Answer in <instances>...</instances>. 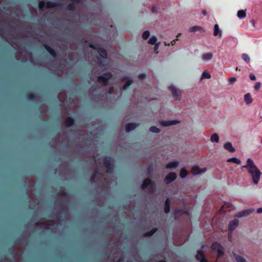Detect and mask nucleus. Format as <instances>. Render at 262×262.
<instances>
[{"label": "nucleus", "mask_w": 262, "mask_h": 262, "mask_svg": "<svg viewBox=\"0 0 262 262\" xmlns=\"http://www.w3.org/2000/svg\"><path fill=\"white\" fill-rule=\"evenodd\" d=\"M242 58L243 60L247 63H249L250 62V57L247 54H242Z\"/></svg>", "instance_id": "obj_32"}, {"label": "nucleus", "mask_w": 262, "mask_h": 262, "mask_svg": "<svg viewBox=\"0 0 262 262\" xmlns=\"http://www.w3.org/2000/svg\"><path fill=\"white\" fill-rule=\"evenodd\" d=\"M29 99L30 100L32 99V98L31 97V95H30V96H29Z\"/></svg>", "instance_id": "obj_48"}, {"label": "nucleus", "mask_w": 262, "mask_h": 262, "mask_svg": "<svg viewBox=\"0 0 262 262\" xmlns=\"http://www.w3.org/2000/svg\"><path fill=\"white\" fill-rule=\"evenodd\" d=\"M176 178V174L174 172H170L166 176L164 181L165 183L168 184L174 181Z\"/></svg>", "instance_id": "obj_9"}, {"label": "nucleus", "mask_w": 262, "mask_h": 262, "mask_svg": "<svg viewBox=\"0 0 262 262\" xmlns=\"http://www.w3.org/2000/svg\"><path fill=\"white\" fill-rule=\"evenodd\" d=\"M206 170V168L201 169L198 166L195 165L192 167L191 173L193 175H197L205 172Z\"/></svg>", "instance_id": "obj_8"}, {"label": "nucleus", "mask_w": 262, "mask_h": 262, "mask_svg": "<svg viewBox=\"0 0 262 262\" xmlns=\"http://www.w3.org/2000/svg\"><path fill=\"white\" fill-rule=\"evenodd\" d=\"M154 183H151V180L149 178L146 179L144 180L143 184L142 185V188L145 189L148 185L151 184L153 185Z\"/></svg>", "instance_id": "obj_21"}, {"label": "nucleus", "mask_w": 262, "mask_h": 262, "mask_svg": "<svg viewBox=\"0 0 262 262\" xmlns=\"http://www.w3.org/2000/svg\"><path fill=\"white\" fill-rule=\"evenodd\" d=\"M155 10V9L154 8H152V11L153 12H156Z\"/></svg>", "instance_id": "obj_49"}, {"label": "nucleus", "mask_w": 262, "mask_h": 262, "mask_svg": "<svg viewBox=\"0 0 262 262\" xmlns=\"http://www.w3.org/2000/svg\"><path fill=\"white\" fill-rule=\"evenodd\" d=\"M74 123V120L73 119H72L71 118H68L66 121H65V125L66 126H71Z\"/></svg>", "instance_id": "obj_28"}, {"label": "nucleus", "mask_w": 262, "mask_h": 262, "mask_svg": "<svg viewBox=\"0 0 262 262\" xmlns=\"http://www.w3.org/2000/svg\"><path fill=\"white\" fill-rule=\"evenodd\" d=\"M213 35L215 36L219 35L220 37H222V30L220 29L219 26L217 24H215L214 26Z\"/></svg>", "instance_id": "obj_15"}, {"label": "nucleus", "mask_w": 262, "mask_h": 262, "mask_svg": "<svg viewBox=\"0 0 262 262\" xmlns=\"http://www.w3.org/2000/svg\"><path fill=\"white\" fill-rule=\"evenodd\" d=\"M57 5L56 3H52L50 2H48L46 3V7L47 8L54 7Z\"/></svg>", "instance_id": "obj_35"}, {"label": "nucleus", "mask_w": 262, "mask_h": 262, "mask_svg": "<svg viewBox=\"0 0 262 262\" xmlns=\"http://www.w3.org/2000/svg\"><path fill=\"white\" fill-rule=\"evenodd\" d=\"M122 81L124 83L123 86V90H125L127 88L132 84L133 81V79L128 76H124L122 78Z\"/></svg>", "instance_id": "obj_6"}, {"label": "nucleus", "mask_w": 262, "mask_h": 262, "mask_svg": "<svg viewBox=\"0 0 262 262\" xmlns=\"http://www.w3.org/2000/svg\"><path fill=\"white\" fill-rule=\"evenodd\" d=\"M187 174L185 168H182L180 171V176L181 178H185Z\"/></svg>", "instance_id": "obj_27"}, {"label": "nucleus", "mask_w": 262, "mask_h": 262, "mask_svg": "<svg viewBox=\"0 0 262 262\" xmlns=\"http://www.w3.org/2000/svg\"><path fill=\"white\" fill-rule=\"evenodd\" d=\"M202 14L204 16H205L207 14V11L206 10L204 9L202 10Z\"/></svg>", "instance_id": "obj_44"}, {"label": "nucleus", "mask_w": 262, "mask_h": 262, "mask_svg": "<svg viewBox=\"0 0 262 262\" xmlns=\"http://www.w3.org/2000/svg\"><path fill=\"white\" fill-rule=\"evenodd\" d=\"M235 259L236 262H247L244 257L239 255H235Z\"/></svg>", "instance_id": "obj_30"}, {"label": "nucleus", "mask_w": 262, "mask_h": 262, "mask_svg": "<svg viewBox=\"0 0 262 262\" xmlns=\"http://www.w3.org/2000/svg\"><path fill=\"white\" fill-rule=\"evenodd\" d=\"M212 57H213L212 53L211 52H208V53L204 54L202 55V58L204 61H207L211 60L212 59Z\"/></svg>", "instance_id": "obj_19"}, {"label": "nucleus", "mask_w": 262, "mask_h": 262, "mask_svg": "<svg viewBox=\"0 0 262 262\" xmlns=\"http://www.w3.org/2000/svg\"><path fill=\"white\" fill-rule=\"evenodd\" d=\"M196 31L200 32L201 33H204L205 30L203 27L198 26H193L190 28L189 30V32H190L194 33Z\"/></svg>", "instance_id": "obj_14"}, {"label": "nucleus", "mask_w": 262, "mask_h": 262, "mask_svg": "<svg viewBox=\"0 0 262 262\" xmlns=\"http://www.w3.org/2000/svg\"><path fill=\"white\" fill-rule=\"evenodd\" d=\"M157 40V37L155 36H152L148 40V43L150 45H155L156 44Z\"/></svg>", "instance_id": "obj_29"}, {"label": "nucleus", "mask_w": 262, "mask_h": 262, "mask_svg": "<svg viewBox=\"0 0 262 262\" xmlns=\"http://www.w3.org/2000/svg\"><path fill=\"white\" fill-rule=\"evenodd\" d=\"M239 221L237 220H234L229 223L228 228L231 231L234 230L238 225Z\"/></svg>", "instance_id": "obj_12"}, {"label": "nucleus", "mask_w": 262, "mask_h": 262, "mask_svg": "<svg viewBox=\"0 0 262 262\" xmlns=\"http://www.w3.org/2000/svg\"><path fill=\"white\" fill-rule=\"evenodd\" d=\"M249 77H250V79L251 80L254 81V80H256V77H255L254 74H253V73H250V75H249Z\"/></svg>", "instance_id": "obj_40"}, {"label": "nucleus", "mask_w": 262, "mask_h": 262, "mask_svg": "<svg viewBox=\"0 0 262 262\" xmlns=\"http://www.w3.org/2000/svg\"><path fill=\"white\" fill-rule=\"evenodd\" d=\"M105 166L108 169V171L111 172V170L114 167L113 160L111 158L105 157L103 158Z\"/></svg>", "instance_id": "obj_5"}, {"label": "nucleus", "mask_w": 262, "mask_h": 262, "mask_svg": "<svg viewBox=\"0 0 262 262\" xmlns=\"http://www.w3.org/2000/svg\"><path fill=\"white\" fill-rule=\"evenodd\" d=\"M45 48L47 49V50L53 56H55V53L54 51L50 47L48 46L47 45L45 46Z\"/></svg>", "instance_id": "obj_33"}, {"label": "nucleus", "mask_w": 262, "mask_h": 262, "mask_svg": "<svg viewBox=\"0 0 262 262\" xmlns=\"http://www.w3.org/2000/svg\"><path fill=\"white\" fill-rule=\"evenodd\" d=\"M257 212L258 213H262V207L258 208L257 209Z\"/></svg>", "instance_id": "obj_43"}, {"label": "nucleus", "mask_w": 262, "mask_h": 262, "mask_svg": "<svg viewBox=\"0 0 262 262\" xmlns=\"http://www.w3.org/2000/svg\"><path fill=\"white\" fill-rule=\"evenodd\" d=\"M160 42H158L157 43L156 45H155V46L154 47V52L156 53V54L158 53V52H157V50L159 47V46H160Z\"/></svg>", "instance_id": "obj_39"}, {"label": "nucleus", "mask_w": 262, "mask_h": 262, "mask_svg": "<svg viewBox=\"0 0 262 262\" xmlns=\"http://www.w3.org/2000/svg\"><path fill=\"white\" fill-rule=\"evenodd\" d=\"M50 225H53L52 224V223L51 222H49V223L46 224L45 227H46V228L48 229V228H50L49 226Z\"/></svg>", "instance_id": "obj_42"}, {"label": "nucleus", "mask_w": 262, "mask_h": 262, "mask_svg": "<svg viewBox=\"0 0 262 262\" xmlns=\"http://www.w3.org/2000/svg\"><path fill=\"white\" fill-rule=\"evenodd\" d=\"M236 81V78L235 77H231L229 79L230 84H232Z\"/></svg>", "instance_id": "obj_37"}, {"label": "nucleus", "mask_w": 262, "mask_h": 262, "mask_svg": "<svg viewBox=\"0 0 262 262\" xmlns=\"http://www.w3.org/2000/svg\"><path fill=\"white\" fill-rule=\"evenodd\" d=\"M69 9L70 10H73L74 9V8L72 6V4H70L69 6Z\"/></svg>", "instance_id": "obj_46"}, {"label": "nucleus", "mask_w": 262, "mask_h": 262, "mask_svg": "<svg viewBox=\"0 0 262 262\" xmlns=\"http://www.w3.org/2000/svg\"><path fill=\"white\" fill-rule=\"evenodd\" d=\"M227 162H234L238 165L241 164V160L235 157L230 158L228 159L227 160Z\"/></svg>", "instance_id": "obj_25"}, {"label": "nucleus", "mask_w": 262, "mask_h": 262, "mask_svg": "<svg viewBox=\"0 0 262 262\" xmlns=\"http://www.w3.org/2000/svg\"><path fill=\"white\" fill-rule=\"evenodd\" d=\"M253 211L254 209H252L245 210L237 213V214L236 215V216L237 217H242L250 215L251 213L253 212Z\"/></svg>", "instance_id": "obj_10"}, {"label": "nucleus", "mask_w": 262, "mask_h": 262, "mask_svg": "<svg viewBox=\"0 0 262 262\" xmlns=\"http://www.w3.org/2000/svg\"><path fill=\"white\" fill-rule=\"evenodd\" d=\"M40 9H41L42 7V2H40L38 5Z\"/></svg>", "instance_id": "obj_47"}, {"label": "nucleus", "mask_w": 262, "mask_h": 262, "mask_svg": "<svg viewBox=\"0 0 262 262\" xmlns=\"http://www.w3.org/2000/svg\"><path fill=\"white\" fill-rule=\"evenodd\" d=\"M169 89L172 93V96L177 100H179L181 98L182 92L181 91L174 85H170Z\"/></svg>", "instance_id": "obj_2"}, {"label": "nucleus", "mask_w": 262, "mask_h": 262, "mask_svg": "<svg viewBox=\"0 0 262 262\" xmlns=\"http://www.w3.org/2000/svg\"><path fill=\"white\" fill-rule=\"evenodd\" d=\"M224 147L225 149L228 150L230 152H233L235 151V148L233 147L231 143L230 142L225 143L224 145Z\"/></svg>", "instance_id": "obj_16"}, {"label": "nucleus", "mask_w": 262, "mask_h": 262, "mask_svg": "<svg viewBox=\"0 0 262 262\" xmlns=\"http://www.w3.org/2000/svg\"><path fill=\"white\" fill-rule=\"evenodd\" d=\"M180 123V121L178 120H168V121H163L161 122V124L162 125L164 126H169L171 125H176Z\"/></svg>", "instance_id": "obj_11"}, {"label": "nucleus", "mask_w": 262, "mask_h": 262, "mask_svg": "<svg viewBox=\"0 0 262 262\" xmlns=\"http://www.w3.org/2000/svg\"><path fill=\"white\" fill-rule=\"evenodd\" d=\"M244 100L247 104H250L252 103L253 99H252L250 93H247L245 95Z\"/></svg>", "instance_id": "obj_20"}, {"label": "nucleus", "mask_w": 262, "mask_h": 262, "mask_svg": "<svg viewBox=\"0 0 262 262\" xmlns=\"http://www.w3.org/2000/svg\"><path fill=\"white\" fill-rule=\"evenodd\" d=\"M139 78H140L141 79H143L146 77V75L144 73L140 74L139 75Z\"/></svg>", "instance_id": "obj_41"}, {"label": "nucleus", "mask_w": 262, "mask_h": 262, "mask_svg": "<svg viewBox=\"0 0 262 262\" xmlns=\"http://www.w3.org/2000/svg\"><path fill=\"white\" fill-rule=\"evenodd\" d=\"M196 259L200 262H205L204 261V256L201 250L198 251L197 254L195 255Z\"/></svg>", "instance_id": "obj_18"}, {"label": "nucleus", "mask_w": 262, "mask_h": 262, "mask_svg": "<svg viewBox=\"0 0 262 262\" xmlns=\"http://www.w3.org/2000/svg\"><path fill=\"white\" fill-rule=\"evenodd\" d=\"M231 236H232L231 234H229V235H228V237H229V238L231 237Z\"/></svg>", "instance_id": "obj_50"}, {"label": "nucleus", "mask_w": 262, "mask_h": 262, "mask_svg": "<svg viewBox=\"0 0 262 262\" xmlns=\"http://www.w3.org/2000/svg\"><path fill=\"white\" fill-rule=\"evenodd\" d=\"M250 22L252 24V25H253V27H255V23L254 20H251L250 21Z\"/></svg>", "instance_id": "obj_45"}, {"label": "nucleus", "mask_w": 262, "mask_h": 262, "mask_svg": "<svg viewBox=\"0 0 262 262\" xmlns=\"http://www.w3.org/2000/svg\"><path fill=\"white\" fill-rule=\"evenodd\" d=\"M170 211V200L167 199L165 202L164 211L166 213H168Z\"/></svg>", "instance_id": "obj_22"}, {"label": "nucleus", "mask_w": 262, "mask_h": 262, "mask_svg": "<svg viewBox=\"0 0 262 262\" xmlns=\"http://www.w3.org/2000/svg\"><path fill=\"white\" fill-rule=\"evenodd\" d=\"M149 35H150L149 31L148 30H146L143 33L142 37L145 40V39H147L149 37Z\"/></svg>", "instance_id": "obj_31"}, {"label": "nucleus", "mask_w": 262, "mask_h": 262, "mask_svg": "<svg viewBox=\"0 0 262 262\" xmlns=\"http://www.w3.org/2000/svg\"><path fill=\"white\" fill-rule=\"evenodd\" d=\"M90 47L92 48L98 50V52L100 57H101L102 58H103L104 59L107 58V55L106 52L105 50H104L103 49H102V48H99L98 45L94 46L93 45H90Z\"/></svg>", "instance_id": "obj_7"}, {"label": "nucleus", "mask_w": 262, "mask_h": 262, "mask_svg": "<svg viewBox=\"0 0 262 262\" xmlns=\"http://www.w3.org/2000/svg\"><path fill=\"white\" fill-rule=\"evenodd\" d=\"M210 77H211V75L210 74H209L208 73L204 72L202 74L201 79H203V78L209 79V78H210Z\"/></svg>", "instance_id": "obj_34"}, {"label": "nucleus", "mask_w": 262, "mask_h": 262, "mask_svg": "<svg viewBox=\"0 0 262 262\" xmlns=\"http://www.w3.org/2000/svg\"><path fill=\"white\" fill-rule=\"evenodd\" d=\"M111 77L112 74L110 72L107 73L102 75V76H99L98 78V81L104 85H106L107 81L111 78Z\"/></svg>", "instance_id": "obj_4"}, {"label": "nucleus", "mask_w": 262, "mask_h": 262, "mask_svg": "<svg viewBox=\"0 0 262 262\" xmlns=\"http://www.w3.org/2000/svg\"><path fill=\"white\" fill-rule=\"evenodd\" d=\"M261 83L259 82H257L255 83L254 89L256 91H258L260 88Z\"/></svg>", "instance_id": "obj_36"}, {"label": "nucleus", "mask_w": 262, "mask_h": 262, "mask_svg": "<svg viewBox=\"0 0 262 262\" xmlns=\"http://www.w3.org/2000/svg\"><path fill=\"white\" fill-rule=\"evenodd\" d=\"M211 142L218 143L219 141V137L216 133L213 134L210 137Z\"/></svg>", "instance_id": "obj_23"}, {"label": "nucleus", "mask_w": 262, "mask_h": 262, "mask_svg": "<svg viewBox=\"0 0 262 262\" xmlns=\"http://www.w3.org/2000/svg\"><path fill=\"white\" fill-rule=\"evenodd\" d=\"M243 167L248 169V172L251 176L253 183L254 185H257L260 180L261 172L255 165L253 160L250 158L248 159L247 164L244 165Z\"/></svg>", "instance_id": "obj_1"}, {"label": "nucleus", "mask_w": 262, "mask_h": 262, "mask_svg": "<svg viewBox=\"0 0 262 262\" xmlns=\"http://www.w3.org/2000/svg\"><path fill=\"white\" fill-rule=\"evenodd\" d=\"M179 165V162L175 161L166 164V167L168 169H173L177 168Z\"/></svg>", "instance_id": "obj_17"}, {"label": "nucleus", "mask_w": 262, "mask_h": 262, "mask_svg": "<svg viewBox=\"0 0 262 262\" xmlns=\"http://www.w3.org/2000/svg\"><path fill=\"white\" fill-rule=\"evenodd\" d=\"M139 124L135 123H130L127 124L125 126V130L126 132H129L139 126Z\"/></svg>", "instance_id": "obj_13"}, {"label": "nucleus", "mask_w": 262, "mask_h": 262, "mask_svg": "<svg viewBox=\"0 0 262 262\" xmlns=\"http://www.w3.org/2000/svg\"><path fill=\"white\" fill-rule=\"evenodd\" d=\"M246 10H239L237 13V17L240 19L245 18L246 15Z\"/></svg>", "instance_id": "obj_24"}, {"label": "nucleus", "mask_w": 262, "mask_h": 262, "mask_svg": "<svg viewBox=\"0 0 262 262\" xmlns=\"http://www.w3.org/2000/svg\"><path fill=\"white\" fill-rule=\"evenodd\" d=\"M157 230V229H154L152 230H151L150 231H149V232H147L145 234V235L146 236H150V235H151L154 233H155Z\"/></svg>", "instance_id": "obj_38"}, {"label": "nucleus", "mask_w": 262, "mask_h": 262, "mask_svg": "<svg viewBox=\"0 0 262 262\" xmlns=\"http://www.w3.org/2000/svg\"><path fill=\"white\" fill-rule=\"evenodd\" d=\"M150 132L158 134L161 132V129L155 126H152L149 128Z\"/></svg>", "instance_id": "obj_26"}, {"label": "nucleus", "mask_w": 262, "mask_h": 262, "mask_svg": "<svg viewBox=\"0 0 262 262\" xmlns=\"http://www.w3.org/2000/svg\"><path fill=\"white\" fill-rule=\"evenodd\" d=\"M212 248L213 250L216 251L217 253V257H221L224 255V251L223 247L217 243H214L212 245Z\"/></svg>", "instance_id": "obj_3"}]
</instances>
